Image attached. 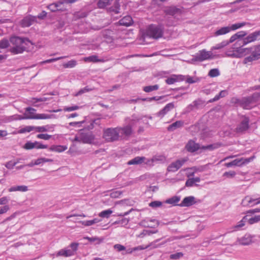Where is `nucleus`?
Listing matches in <instances>:
<instances>
[{
  "label": "nucleus",
  "mask_w": 260,
  "mask_h": 260,
  "mask_svg": "<svg viewBox=\"0 0 260 260\" xmlns=\"http://www.w3.org/2000/svg\"><path fill=\"white\" fill-rule=\"evenodd\" d=\"M10 42L13 46L10 51L14 54L22 53L32 46V43L27 39L18 37H11Z\"/></svg>",
  "instance_id": "f257e3e1"
},
{
  "label": "nucleus",
  "mask_w": 260,
  "mask_h": 260,
  "mask_svg": "<svg viewBox=\"0 0 260 260\" xmlns=\"http://www.w3.org/2000/svg\"><path fill=\"white\" fill-rule=\"evenodd\" d=\"M243 42L239 39L233 45L232 50H229L226 52V55L234 58H241L250 53H252L253 48H243Z\"/></svg>",
  "instance_id": "f03ea898"
},
{
  "label": "nucleus",
  "mask_w": 260,
  "mask_h": 260,
  "mask_svg": "<svg viewBox=\"0 0 260 260\" xmlns=\"http://www.w3.org/2000/svg\"><path fill=\"white\" fill-rule=\"evenodd\" d=\"M36 110L31 107H27L25 109L24 116H22L19 115H15L10 117H5L4 119V122H8L14 120H21V119H35L37 113H36Z\"/></svg>",
  "instance_id": "7ed1b4c3"
},
{
  "label": "nucleus",
  "mask_w": 260,
  "mask_h": 260,
  "mask_svg": "<svg viewBox=\"0 0 260 260\" xmlns=\"http://www.w3.org/2000/svg\"><path fill=\"white\" fill-rule=\"evenodd\" d=\"M164 29L161 26L152 24L149 25L146 30V37L158 39L162 37Z\"/></svg>",
  "instance_id": "20e7f679"
},
{
  "label": "nucleus",
  "mask_w": 260,
  "mask_h": 260,
  "mask_svg": "<svg viewBox=\"0 0 260 260\" xmlns=\"http://www.w3.org/2000/svg\"><path fill=\"white\" fill-rule=\"evenodd\" d=\"M219 146V145L218 144L201 146L198 143H196L194 141L190 140L187 143L186 145V148L188 151L193 152L199 149H208L211 150L218 148Z\"/></svg>",
  "instance_id": "39448f33"
},
{
  "label": "nucleus",
  "mask_w": 260,
  "mask_h": 260,
  "mask_svg": "<svg viewBox=\"0 0 260 260\" xmlns=\"http://www.w3.org/2000/svg\"><path fill=\"white\" fill-rule=\"evenodd\" d=\"M120 133L119 127L109 128L104 130L103 138L108 142L116 141L118 139Z\"/></svg>",
  "instance_id": "423d86ee"
},
{
  "label": "nucleus",
  "mask_w": 260,
  "mask_h": 260,
  "mask_svg": "<svg viewBox=\"0 0 260 260\" xmlns=\"http://www.w3.org/2000/svg\"><path fill=\"white\" fill-rule=\"evenodd\" d=\"M73 141H77L90 144H94L96 143L94 137L91 133H80L75 137Z\"/></svg>",
  "instance_id": "0eeeda50"
},
{
  "label": "nucleus",
  "mask_w": 260,
  "mask_h": 260,
  "mask_svg": "<svg viewBox=\"0 0 260 260\" xmlns=\"http://www.w3.org/2000/svg\"><path fill=\"white\" fill-rule=\"evenodd\" d=\"M254 158V156H252L249 158H239L234 159L231 162L226 163L224 165L228 168L232 167L233 166L241 167L242 166L245 165L252 161Z\"/></svg>",
  "instance_id": "6e6552de"
},
{
  "label": "nucleus",
  "mask_w": 260,
  "mask_h": 260,
  "mask_svg": "<svg viewBox=\"0 0 260 260\" xmlns=\"http://www.w3.org/2000/svg\"><path fill=\"white\" fill-rule=\"evenodd\" d=\"M255 236L251 235L249 234H246L241 238L237 239L236 244L241 245H249L253 243H254L255 240Z\"/></svg>",
  "instance_id": "1a4fd4ad"
},
{
  "label": "nucleus",
  "mask_w": 260,
  "mask_h": 260,
  "mask_svg": "<svg viewBox=\"0 0 260 260\" xmlns=\"http://www.w3.org/2000/svg\"><path fill=\"white\" fill-rule=\"evenodd\" d=\"M213 58L214 55L211 51H207L205 49H203L199 51L195 56L194 58L192 59V60L202 61L205 60L211 59Z\"/></svg>",
  "instance_id": "9d476101"
},
{
  "label": "nucleus",
  "mask_w": 260,
  "mask_h": 260,
  "mask_svg": "<svg viewBox=\"0 0 260 260\" xmlns=\"http://www.w3.org/2000/svg\"><path fill=\"white\" fill-rule=\"evenodd\" d=\"M259 96L258 93H254L252 97L245 98L242 100L241 105L243 108L249 109L255 105V98Z\"/></svg>",
  "instance_id": "9b49d317"
},
{
  "label": "nucleus",
  "mask_w": 260,
  "mask_h": 260,
  "mask_svg": "<svg viewBox=\"0 0 260 260\" xmlns=\"http://www.w3.org/2000/svg\"><path fill=\"white\" fill-rule=\"evenodd\" d=\"M187 158H182L172 162L168 167L169 172H175L178 170L187 161Z\"/></svg>",
  "instance_id": "f8f14e48"
},
{
  "label": "nucleus",
  "mask_w": 260,
  "mask_h": 260,
  "mask_svg": "<svg viewBox=\"0 0 260 260\" xmlns=\"http://www.w3.org/2000/svg\"><path fill=\"white\" fill-rule=\"evenodd\" d=\"M260 204V198H253L251 196L245 197L242 201V204L245 207H253Z\"/></svg>",
  "instance_id": "ddd939ff"
},
{
  "label": "nucleus",
  "mask_w": 260,
  "mask_h": 260,
  "mask_svg": "<svg viewBox=\"0 0 260 260\" xmlns=\"http://www.w3.org/2000/svg\"><path fill=\"white\" fill-rule=\"evenodd\" d=\"M23 148L26 150H29L32 149H46L48 148L47 145H44L38 141L27 142L23 146Z\"/></svg>",
  "instance_id": "4468645a"
},
{
  "label": "nucleus",
  "mask_w": 260,
  "mask_h": 260,
  "mask_svg": "<svg viewBox=\"0 0 260 260\" xmlns=\"http://www.w3.org/2000/svg\"><path fill=\"white\" fill-rule=\"evenodd\" d=\"M165 11L166 14L172 15L177 19H179L181 18L182 12L181 9L177 8L174 6L166 8Z\"/></svg>",
  "instance_id": "2eb2a0df"
},
{
  "label": "nucleus",
  "mask_w": 260,
  "mask_h": 260,
  "mask_svg": "<svg viewBox=\"0 0 260 260\" xmlns=\"http://www.w3.org/2000/svg\"><path fill=\"white\" fill-rule=\"evenodd\" d=\"M253 50L252 52V54L251 56L247 57L245 58L244 62L245 63H247L248 62L252 61L253 60H257L260 58V53L257 52H260V45L256 46H254L252 47Z\"/></svg>",
  "instance_id": "dca6fc26"
},
{
  "label": "nucleus",
  "mask_w": 260,
  "mask_h": 260,
  "mask_svg": "<svg viewBox=\"0 0 260 260\" xmlns=\"http://www.w3.org/2000/svg\"><path fill=\"white\" fill-rule=\"evenodd\" d=\"M260 36V30L253 32L249 35L247 37L243 39H240L243 42V45L252 42L257 39Z\"/></svg>",
  "instance_id": "f3484780"
},
{
  "label": "nucleus",
  "mask_w": 260,
  "mask_h": 260,
  "mask_svg": "<svg viewBox=\"0 0 260 260\" xmlns=\"http://www.w3.org/2000/svg\"><path fill=\"white\" fill-rule=\"evenodd\" d=\"M185 79V76L182 75H172L166 80V82L168 84H173L175 82L184 81Z\"/></svg>",
  "instance_id": "a211bd4d"
},
{
  "label": "nucleus",
  "mask_w": 260,
  "mask_h": 260,
  "mask_svg": "<svg viewBox=\"0 0 260 260\" xmlns=\"http://www.w3.org/2000/svg\"><path fill=\"white\" fill-rule=\"evenodd\" d=\"M248 123H249L248 119L246 117H244L242 118V120L241 123L237 126V127L236 128L237 131L238 132H243L246 131L249 127Z\"/></svg>",
  "instance_id": "6ab92c4d"
},
{
  "label": "nucleus",
  "mask_w": 260,
  "mask_h": 260,
  "mask_svg": "<svg viewBox=\"0 0 260 260\" xmlns=\"http://www.w3.org/2000/svg\"><path fill=\"white\" fill-rule=\"evenodd\" d=\"M54 131V125H46L36 126V132L43 133L46 132H53Z\"/></svg>",
  "instance_id": "aec40b11"
},
{
  "label": "nucleus",
  "mask_w": 260,
  "mask_h": 260,
  "mask_svg": "<svg viewBox=\"0 0 260 260\" xmlns=\"http://www.w3.org/2000/svg\"><path fill=\"white\" fill-rule=\"evenodd\" d=\"M174 107V104L172 103L168 104L161 110L158 112L156 115L161 118L163 117L169 111Z\"/></svg>",
  "instance_id": "412c9836"
},
{
  "label": "nucleus",
  "mask_w": 260,
  "mask_h": 260,
  "mask_svg": "<svg viewBox=\"0 0 260 260\" xmlns=\"http://www.w3.org/2000/svg\"><path fill=\"white\" fill-rule=\"evenodd\" d=\"M78 247V244L72 243L71 245L70 248L63 249L62 252H65L66 256H70L73 255L76 251Z\"/></svg>",
  "instance_id": "4be33fe9"
},
{
  "label": "nucleus",
  "mask_w": 260,
  "mask_h": 260,
  "mask_svg": "<svg viewBox=\"0 0 260 260\" xmlns=\"http://www.w3.org/2000/svg\"><path fill=\"white\" fill-rule=\"evenodd\" d=\"M28 190V187L26 185H17L13 186L10 187L8 189L9 192H15V191H20V192H26Z\"/></svg>",
  "instance_id": "5701e85b"
},
{
  "label": "nucleus",
  "mask_w": 260,
  "mask_h": 260,
  "mask_svg": "<svg viewBox=\"0 0 260 260\" xmlns=\"http://www.w3.org/2000/svg\"><path fill=\"white\" fill-rule=\"evenodd\" d=\"M36 20V17L34 16L26 17L22 20L21 24L23 27H28L31 25Z\"/></svg>",
  "instance_id": "b1692460"
},
{
  "label": "nucleus",
  "mask_w": 260,
  "mask_h": 260,
  "mask_svg": "<svg viewBox=\"0 0 260 260\" xmlns=\"http://www.w3.org/2000/svg\"><path fill=\"white\" fill-rule=\"evenodd\" d=\"M194 199V198L192 196L185 197L180 204V206L184 207L190 206L195 203Z\"/></svg>",
  "instance_id": "393cba45"
},
{
  "label": "nucleus",
  "mask_w": 260,
  "mask_h": 260,
  "mask_svg": "<svg viewBox=\"0 0 260 260\" xmlns=\"http://www.w3.org/2000/svg\"><path fill=\"white\" fill-rule=\"evenodd\" d=\"M48 99L46 98H32L29 101V104L35 107H39L41 105L39 104L40 102H44L47 101Z\"/></svg>",
  "instance_id": "a878e982"
},
{
  "label": "nucleus",
  "mask_w": 260,
  "mask_h": 260,
  "mask_svg": "<svg viewBox=\"0 0 260 260\" xmlns=\"http://www.w3.org/2000/svg\"><path fill=\"white\" fill-rule=\"evenodd\" d=\"M119 23L121 25L128 26L132 24L133 19L130 16H126L120 19Z\"/></svg>",
  "instance_id": "bb28decb"
},
{
  "label": "nucleus",
  "mask_w": 260,
  "mask_h": 260,
  "mask_svg": "<svg viewBox=\"0 0 260 260\" xmlns=\"http://www.w3.org/2000/svg\"><path fill=\"white\" fill-rule=\"evenodd\" d=\"M67 148L68 147L66 146L52 145L49 148V150L51 151L60 153L66 150Z\"/></svg>",
  "instance_id": "cd10ccee"
},
{
  "label": "nucleus",
  "mask_w": 260,
  "mask_h": 260,
  "mask_svg": "<svg viewBox=\"0 0 260 260\" xmlns=\"http://www.w3.org/2000/svg\"><path fill=\"white\" fill-rule=\"evenodd\" d=\"M145 159L146 158L145 157H136L135 158L128 161L127 164L129 165L141 164L144 162Z\"/></svg>",
  "instance_id": "c85d7f7f"
},
{
  "label": "nucleus",
  "mask_w": 260,
  "mask_h": 260,
  "mask_svg": "<svg viewBox=\"0 0 260 260\" xmlns=\"http://www.w3.org/2000/svg\"><path fill=\"white\" fill-rule=\"evenodd\" d=\"M230 31L229 26L223 27L217 30L214 33V36H218L223 35L230 32Z\"/></svg>",
  "instance_id": "c756f323"
},
{
  "label": "nucleus",
  "mask_w": 260,
  "mask_h": 260,
  "mask_svg": "<svg viewBox=\"0 0 260 260\" xmlns=\"http://www.w3.org/2000/svg\"><path fill=\"white\" fill-rule=\"evenodd\" d=\"M101 221V220L98 219V218H94L92 220H86V221H80L79 223L82 224L83 225L85 226H89L92 225L95 223H97L98 222H100Z\"/></svg>",
  "instance_id": "7c9ffc66"
},
{
  "label": "nucleus",
  "mask_w": 260,
  "mask_h": 260,
  "mask_svg": "<svg viewBox=\"0 0 260 260\" xmlns=\"http://www.w3.org/2000/svg\"><path fill=\"white\" fill-rule=\"evenodd\" d=\"M113 213V211L111 209L103 210L100 212L98 214L99 216L102 218H108L110 217L111 214Z\"/></svg>",
  "instance_id": "2f4dec72"
},
{
  "label": "nucleus",
  "mask_w": 260,
  "mask_h": 260,
  "mask_svg": "<svg viewBox=\"0 0 260 260\" xmlns=\"http://www.w3.org/2000/svg\"><path fill=\"white\" fill-rule=\"evenodd\" d=\"M35 164H36L37 166L42 165L45 162L53 161V160L52 159L47 158L45 157H39V158H37V159H35Z\"/></svg>",
  "instance_id": "473e14b6"
},
{
  "label": "nucleus",
  "mask_w": 260,
  "mask_h": 260,
  "mask_svg": "<svg viewBox=\"0 0 260 260\" xmlns=\"http://www.w3.org/2000/svg\"><path fill=\"white\" fill-rule=\"evenodd\" d=\"M83 60L86 62H103L104 60L103 59H100L98 58V56L96 55H92L90 56H88L87 57L84 58Z\"/></svg>",
  "instance_id": "72a5a7b5"
},
{
  "label": "nucleus",
  "mask_w": 260,
  "mask_h": 260,
  "mask_svg": "<svg viewBox=\"0 0 260 260\" xmlns=\"http://www.w3.org/2000/svg\"><path fill=\"white\" fill-rule=\"evenodd\" d=\"M246 216H247L246 221H247L250 224H252L260 221V215H255L251 217H249V215H248Z\"/></svg>",
  "instance_id": "f704fd0d"
},
{
  "label": "nucleus",
  "mask_w": 260,
  "mask_h": 260,
  "mask_svg": "<svg viewBox=\"0 0 260 260\" xmlns=\"http://www.w3.org/2000/svg\"><path fill=\"white\" fill-rule=\"evenodd\" d=\"M53 115H49L45 113L37 114L35 119H48L54 118Z\"/></svg>",
  "instance_id": "c9c22d12"
},
{
  "label": "nucleus",
  "mask_w": 260,
  "mask_h": 260,
  "mask_svg": "<svg viewBox=\"0 0 260 260\" xmlns=\"http://www.w3.org/2000/svg\"><path fill=\"white\" fill-rule=\"evenodd\" d=\"M183 125V122L181 121H177L171 125H169L168 129L170 131H173L176 128L181 127Z\"/></svg>",
  "instance_id": "e433bc0d"
},
{
  "label": "nucleus",
  "mask_w": 260,
  "mask_h": 260,
  "mask_svg": "<svg viewBox=\"0 0 260 260\" xmlns=\"http://www.w3.org/2000/svg\"><path fill=\"white\" fill-rule=\"evenodd\" d=\"M114 0H100L98 3V7L100 8H104L112 4Z\"/></svg>",
  "instance_id": "4c0bfd02"
},
{
  "label": "nucleus",
  "mask_w": 260,
  "mask_h": 260,
  "mask_svg": "<svg viewBox=\"0 0 260 260\" xmlns=\"http://www.w3.org/2000/svg\"><path fill=\"white\" fill-rule=\"evenodd\" d=\"M157 232V230L150 231V230H143V232L142 233H141L139 235H138L137 236V237H139V238H143L145 236L151 235V234H155Z\"/></svg>",
  "instance_id": "58836bf2"
},
{
  "label": "nucleus",
  "mask_w": 260,
  "mask_h": 260,
  "mask_svg": "<svg viewBox=\"0 0 260 260\" xmlns=\"http://www.w3.org/2000/svg\"><path fill=\"white\" fill-rule=\"evenodd\" d=\"M120 129V134L124 135L125 136H128L131 134L132 133L131 127L129 126H126L123 128L119 127Z\"/></svg>",
  "instance_id": "ea45409f"
},
{
  "label": "nucleus",
  "mask_w": 260,
  "mask_h": 260,
  "mask_svg": "<svg viewBox=\"0 0 260 260\" xmlns=\"http://www.w3.org/2000/svg\"><path fill=\"white\" fill-rule=\"evenodd\" d=\"M179 201H180V198L179 197H176V196H174V197H172L171 198H170V199L167 200L165 201V203H167V204L175 205H176L178 203V202Z\"/></svg>",
  "instance_id": "a19ab883"
},
{
  "label": "nucleus",
  "mask_w": 260,
  "mask_h": 260,
  "mask_svg": "<svg viewBox=\"0 0 260 260\" xmlns=\"http://www.w3.org/2000/svg\"><path fill=\"white\" fill-rule=\"evenodd\" d=\"M247 219V216H245L243 217L242 219L238 222L237 224L234 226V229L237 230H239L240 228H242L244 226L245 223L246 221V219Z\"/></svg>",
  "instance_id": "79ce46f5"
},
{
  "label": "nucleus",
  "mask_w": 260,
  "mask_h": 260,
  "mask_svg": "<svg viewBox=\"0 0 260 260\" xmlns=\"http://www.w3.org/2000/svg\"><path fill=\"white\" fill-rule=\"evenodd\" d=\"M123 191L120 190H113L110 193V196L112 198H118L121 196Z\"/></svg>",
  "instance_id": "37998d69"
},
{
  "label": "nucleus",
  "mask_w": 260,
  "mask_h": 260,
  "mask_svg": "<svg viewBox=\"0 0 260 260\" xmlns=\"http://www.w3.org/2000/svg\"><path fill=\"white\" fill-rule=\"evenodd\" d=\"M246 25L245 22L237 23L233 24L231 25H229L230 31L235 30L238 28H240Z\"/></svg>",
  "instance_id": "c03bdc74"
},
{
  "label": "nucleus",
  "mask_w": 260,
  "mask_h": 260,
  "mask_svg": "<svg viewBox=\"0 0 260 260\" xmlns=\"http://www.w3.org/2000/svg\"><path fill=\"white\" fill-rule=\"evenodd\" d=\"M159 86L158 85L147 86L143 88V90L146 92H150L151 91L157 90Z\"/></svg>",
  "instance_id": "a18cd8bd"
},
{
  "label": "nucleus",
  "mask_w": 260,
  "mask_h": 260,
  "mask_svg": "<svg viewBox=\"0 0 260 260\" xmlns=\"http://www.w3.org/2000/svg\"><path fill=\"white\" fill-rule=\"evenodd\" d=\"M228 94L227 90H224L220 92V93L216 95L212 100V101H216L218 100L220 98L225 96Z\"/></svg>",
  "instance_id": "49530a36"
},
{
  "label": "nucleus",
  "mask_w": 260,
  "mask_h": 260,
  "mask_svg": "<svg viewBox=\"0 0 260 260\" xmlns=\"http://www.w3.org/2000/svg\"><path fill=\"white\" fill-rule=\"evenodd\" d=\"M77 62L75 60H71L69 61L68 62L65 63L63 64V66L66 68H72L76 66Z\"/></svg>",
  "instance_id": "de8ad7c7"
},
{
  "label": "nucleus",
  "mask_w": 260,
  "mask_h": 260,
  "mask_svg": "<svg viewBox=\"0 0 260 260\" xmlns=\"http://www.w3.org/2000/svg\"><path fill=\"white\" fill-rule=\"evenodd\" d=\"M153 160H154V163L157 162H164L166 160V157L165 156L161 155H155L153 157Z\"/></svg>",
  "instance_id": "09e8293b"
},
{
  "label": "nucleus",
  "mask_w": 260,
  "mask_h": 260,
  "mask_svg": "<svg viewBox=\"0 0 260 260\" xmlns=\"http://www.w3.org/2000/svg\"><path fill=\"white\" fill-rule=\"evenodd\" d=\"M159 240H156L150 243H149L148 245H147L146 246H145V247H148V248H150V249H154V248H156L158 247H159L160 245H161L162 244H159V245H157L156 243L159 241Z\"/></svg>",
  "instance_id": "8fccbe9b"
},
{
  "label": "nucleus",
  "mask_w": 260,
  "mask_h": 260,
  "mask_svg": "<svg viewBox=\"0 0 260 260\" xmlns=\"http://www.w3.org/2000/svg\"><path fill=\"white\" fill-rule=\"evenodd\" d=\"M208 75L211 77H215L219 75V71L217 69H213L211 70Z\"/></svg>",
  "instance_id": "3c124183"
},
{
  "label": "nucleus",
  "mask_w": 260,
  "mask_h": 260,
  "mask_svg": "<svg viewBox=\"0 0 260 260\" xmlns=\"http://www.w3.org/2000/svg\"><path fill=\"white\" fill-rule=\"evenodd\" d=\"M9 46V42L8 40L4 39L0 41V48L6 49Z\"/></svg>",
  "instance_id": "603ef678"
},
{
  "label": "nucleus",
  "mask_w": 260,
  "mask_h": 260,
  "mask_svg": "<svg viewBox=\"0 0 260 260\" xmlns=\"http://www.w3.org/2000/svg\"><path fill=\"white\" fill-rule=\"evenodd\" d=\"M52 136L47 134H40L37 135V138L40 139L48 140L51 138Z\"/></svg>",
  "instance_id": "864d4df0"
},
{
  "label": "nucleus",
  "mask_w": 260,
  "mask_h": 260,
  "mask_svg": "<svg viewBox=\"0 0 260 260\" xmlns=\"http://www.w3.org/2000/svg\"><path fill=\"white\" fill-rule=\"evenodd\" d=\"M79 108H80V107L79 106H76V105H74V106H69V107H64L63 110L64 111L71 112V111L78 110Z\"/></svg>",
  "instance_id": "5fc2aeb1"
},
{
  "label": "nucleus",
  "mask_w": 260,
  "mask_h": 260,
  "mask_svg": "<svg viewBox=\"0 0 260 260\" xmlns=\"http://www.w3.org/2000/svg\"><path fill=\"white\" fill-rule=\"evenodd\" d=\"M236 175V172L233 171H231L229 172H226L224 173L223 174V176L226 177L227 178H233Z\"/></svg>",
  "instance_id": "6e6d98bb"
},
{
  "label": "nucleus",
  "mask_w": 260,
  "mask_h": 260,
  "mask_svg": "<svg viewBox=\"0 0 260 260\" xmlns=\"http://www.w3.org/2000/svg\"><path fill=\"white\" fill-rule=\"evenodd\" d=\"M226 45V44L225 42H221V43L218 44L215 46L212 47L211 50L212 51L213 50L220 49L225 46Z\"/></svg>",
  "instance_id": "4d7b16f0"
},
{
  "label": "nucleus",
  "mask_w": 260,
  "mask_h": 260,
  "mask_svg": "<svg viewBox=\"0 0 260 260\" xmlns=\"http://www.w3.org/2000/svg\"><path fill=\"white\" fill-rule=\"evenodd\" d=\"M64 58H65L64 56H61V57H57V58H51V59H47L46 60L43 61L41 62V63L44 64V63H51V62L55 61L56 60H58L59 59H62Z\"/></svg>",
  "instance_id": "13d9d810"
},
{
  "label": "nucleus",
  "mask_w": 260,
  "mask_h": 260,
  "mask_svg": "<svg viewBox=\"0 0 260 260\" xmlns=\"http://www.w3.org/2000/svg\"><path fill=\"white\" fill-rule=\"evenodd\" d=\"M162 203L160 201H154L152 202L149 204V206L152 208H157L161 206Z\"/></svg>",
  "instance_id": "bf43d9fd"
},
{
  "label": "nucleus",
  "mask_w": 260,
  "mask_h": 260,
  "mask_svg": "<svg viewBox=\"0 0 260 260\" xmlns=\"http://www.w3.org/2000/svg\"><path fill=\"white\" fill-rule=\"evenodd\" d=\"M185 79L184 80H186V82L188 83H193L198 81V80L194 79L193 78L189 77L188 76H185Z\"/></svg>",
  "instance_id": "052dcab7"
},
{
  "label": "nucleus",
  "mask_w": 260,
  "mask_h": 260,
  "mask_svg": "<svg viewBox=\"0 0 260 260\" xmlns=\"http://www.w3.org/2000/svg\"><path fill=\"white\" fill-rule=\"evenodd\" d=\"M84 123V121H78V122H72L69 123V125L72 126H75L80 127L82 124Z\"/></svg>",
  "instance_id": "680f3d73"
},
{
  "label": "nucleus",
  "mask_w": 260,
  "mask_h": 260,
  "mask_svg": "<svg viewBox=\"0 0 260 260\" xmlns=\"http://www.w3.org/2000/svg\"><path fill=\"white\" fill-rule=\"evenodd\" d=\"M10 209L8 205H5L4 206L0 208V214L6 213Z\"/></svg>",
  "instance_id": "e2e57ef3"
},
{
  "label": "nucleus",
  "mask_w": 260,
  "mask_h": 260,
  "mask_svg": "<svg viewBox=\"0 0 260 260\" xmlns=\"http://www.w3.org/2000/svg\"><path fill=\"white\" fill-rule=\"evenodd\" d=\"M247 33L244 31H240L235 34L238 39H241L246 35Z\"/></svg>",
  "instance_id": "0e129e2a"
},
{
  "label": "nucleus",
  "mask_w": 260,
  "mask_h": 260,
  "mask_svg": "<svg viewBox=\"0 0 260 260\" xmlns=\"http://www.w3.org/2000/svg\"><path fill=\"white\" fill-rule=\"evenodd\" d=\"M114 248L118 251H121L125 249V247L120 244H115L114 246Z\"/></svg>",
  "instance_id": "69168bd1"
},
{
  "label": "nucleus",
  "mask_w": 260,
  "mask_h": 260,
  "mask_svg": "<svg viewBox=\"0 0 260 260\" xmlns=\"http://www.w3.org/2000/svg\"><path fill=\"white\" fill-rule=\"evenodd\" d=\"M143 163L149 165V166H153L154 165V160H153V157L151 159H147L144 160V162Z\"/></svg>",
  "instance_id": "338daca9"
},
{
  "label": "nucleus",
  "mask_w": 260,
  "mask_h": 260,
  "mask_svg": "<svg viewBox=\"0 0 260 260\" xmlns=\"http://www.w3.org/2000/svg\"><path fill=\"white\" fill-rule=\"evenodd\" d=\"M194 184L193 178H190L188 179L185 183L186 186L190 187L192 186Z\"/></svg>",
  "instance_id": "774afa93"
}]
</instances>
